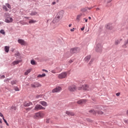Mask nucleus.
<instances>
[{
	"label": "nucleus",
	"mask_w": 128,
	"mask_h": 128,
	"mask_svg": "<svg viewBox=\"0 0 128 128\" xmlns=\"http://www.w3.org/2000/svg\"><path fill=\"white\" fill-rule=\"evenodd\" d=\"M104 110H106L104 106H97L96 110H89V112L92 114H104Z\"/></svg>",
	"instance_id": "f257e3e1"
},
{
	"label": "nucleus",
	"mask_w": 128,
	"mask_h": 128,
	"mask_svg": "<svg viewBox=\"0 0 128 128\" xmlns=\"http://www.w3.org/2000/svg\"><path fill=\"white\" fill-rule=\"evenodd\" d=\"M64 10H61L58 13L56 17L53 20L54 24H56L60 22V18H62V16H64Z\"/></svg>",
	"instance_id": "f03ea898"
},
{
	"label": "nucleus",
	"mask_w": 128,
	"mask_h": 128,
	"mask_svg": "<svg viewBox=\"0 0 128 128\" xmlns=\"http://www.w3.org/2000/svg\"><path fill=\"white\" fill-rule=\"evenodd\" d=\"M44 116V112H40L35 114L34 116V118H42Z\"/></svg>",
	"instance_id": "7ed1b4c3"
},
{
	"label": "nucleus",
	"mask_w": 128,
	"mask_h": 128,
	"mask_svg": "<svg viewBox=\"0 0 128 128\" xmlns=\"http://www.w3.org/2000/svg\"><path fill=\"white\" fill-rule=\"evenodd\" d=\"M68 76V72H63L58 74V78L60 79L66 78Z\"/></svg>",
	"instance_id": "20e7f679"
},
{
	"label": "nucleus",
	"mask_w": 128,
	"mask_h": 128,
	"mask_svg": "<svg viewBox=\"0 0 128 128\" xmlns=\"http://www.w3.org/2000/svg\"><path fill=\"white\" fill-rule=\"evenodd\" d=\"M61 91H62V87L58 86L52 90V94H55L56 92H60Z\"/></svg>",
	"instance_id": "39448f33"
},
{
	"label": "nucleus",
	"mask_w": 128,
	"mask_h": 128,
	"mask_svg": "<svg viewBox=\"0 0 128 128\" xmlns=\"http://www.w3.org/2000/svg\"><path fill=\"white\" fill-rule=\"evenodd\" d=\"M68 90L70 92H76V86L75 85H70L68 87Z\"/></svg>",
	"instance_id": "423d86ee"
},
{
	"label": "nucleus",
	"mask_w": 128,
	"mask_h": 128,
	"mask_svg": "<svg viewBox=\"0 0 128 128\" xmlns=\"http://www.w3.org/2000/svg\"><path fill=\"white\" fill-rule=\"evenodd\" d=\"M102 50V46L100 44H98L96 47V51L98 52H101Z\"/></svg>",
	"instance_id": "0eeeda50"
},
{
	"label": "nucleus",
	"mask_w": 128,
	"mask_h": 128,
	"mask_svg": "<svg viewBox=\"0 0 128 128\" xmlns=\"http://www.w3.org/2000/svg\"><path fill=\"white\" fill-rule=\"evenodd\" d=\"M46 108L42 107L40 104H36L34 108V110H45Z\"/></svg>",
	"instance_id": "6e6552de"
},
{
	"label": "nucleus",
	"mask_w": 128,
	"mask_h": 128,
	"mask_svg": "<svg viewBox=\"0 0 128 128\" xmlns=\"http://www.w3.org/2000/svg\"><path fill=\"white\" fill-rule=\"evenodd\" d=\"M82 90H90V86L88 84H84L82 87Z\"/></svg>",
	"instance_id": "1a4fd4ad"
},
{
	"label": "nucleus",
	"mask_w": 128,
	"mask_h": 128,
	"mask_svg": "<svg viewBox=\"0 0 128 128\" xmlns=\"http://www.w3.org/2000/svg\"><path fill=\"white\" fill-rule=\"evenodd\" d=\"M80 50V48H72L70 50L71 54H76Z\"/></svg>",
	"instance_id": "9d476101"
},
{
	"label": "nucleus",
	"mask_w": 128,
	"mask_h": 128,
	"mask_svg": "<svg viewBox=\"0 0 128 128\" xmlns=\"http://www.w3.org/2000/svg\"><path fill=\"white\" fill-rule=\"evenodd\" d=\"M31 86L32 88H38L40 86V83L36 82L31 84Z\"/></svg>",
	"instance_id": "9b49d317"
},
{
	"label": "nucleus",
	"mask_w": 128,
	"mask_h": 128,
	"mask_svg": "<svg viewBox=\"0 0 128 128\" xmlns=\"http://www.w3.org/2000/svg\"><path fill=\"white\" fill-rule=\"evenodd\" d=\"M18 44H20L22 46H26V41L22 39H19L18 40Z\"/></svg>",
	"instance_id": "f8f14e48"
},
{
	"label": "nucleus",
	"mask_w": 128,
	"mask_h": 128,
	"mask_svg": "<svg viewBox=\"0 0 128 128\" xmlns=\"http://www.w3.org/2000/svg\"><path fill=\"white\" fill-rule=\"evenodd\" d=\"M86 100H80L77 102V104H86Z\"/></svg>",
	"instance_id": "ddd939ff"
},
{
	"label": "nucleus",
	"mask_w": 128,
	"mask_h": 128,
	"mask_svg": "<svg viewBox=\"0 0 128 128\" xmlns=\"http://www.w3.org/2000/svg\"><path fill=\"white\" fill-rule=\"evenodd\" d=\"M66 114H68L70 116H74V112H72L66 111Z\"/></svg>",
	"instance_id": "4468645a"
},
{
	"label": "nucleus",
	"mask_w": 128,
	"mask_h": 128,
	"mask_svg": "<svg viewBox=\"0 0 128 128\" xmlns=\"http://www.w3.org/2000/svg\"><path fill=\"white\" fill-rule=\"evenodd\" d=\"M13 20H13L12 18H6L5 20L6 22H8V24L10 22H12Z\"/></svg>",
	"instance_id": "2eb2a0df"
},
{
	"label": "nucleus",
	"mask_w": 128,
	"mask_h": 128,
	"mask_svg": "<svg viewBox=\"0 0 128 128\" xmlns=\"http://www.w3.org/2000/svg\"><path fill=\"white\" fill-rule=\"evenodd\" d=\"M40 104L42 106H48V103L44 101H41L40 102Z\"/></svg>",
	"instance_id": "dca6fc26"
},
{
	"label": "nucleus",
	"mask_w": 128,
	"mask_h": 128,
	"mask_svg": "<svg viewBox=\"0 0 128 128\" xmlns=\"http://www.w3.org/2000/svg\"><path fill=\"white\" fill-rule=\"evenodd\" d=\"M84 60V61L86 62H88L89 60H90V56L88 55L87 56L85 57Z\"/></svg>",
	"instance_id": "f3484780"
},
{
	"label": "nucleus",
	"mask_w": 128,
	"mask_h": 128,
	"mask_svg": "<svg viewBox=\"0 0 128 128\" xmlns=\"http://www.w3.org/2000/svg\"><path fill=\"white\" fill-rule=\"evenodd\" d=\"M32 106V102H25L24 103V106Z\"/></svg>",
	"instance_id": "a211bd4d"
},
{
	"label": "nucleus",
	"mask_w": 128,
	"mask_h": 128,
	"mask_svg": "<svg viewBox=\"0 0 128 128\" xmlns=\"http://www.w3.org/2000/svg\"><path fill=\"white\" fill-rule=\"evenodd\" d=\"M106 28L107 30H112V26L110 24H107L106 26Z\"/></svg>",
	"instance_id": "6ab92c4d"
},
{
	"label": "nucleus",
	"mask_w": 128,
	"mask_h": 128,
	"mask_svg": "<svg viewBox=\"0 0 128 128\" xmlns=\"http://www.w3.org/2000/svg\"><path fill=\"white\" fill-rule=\"evenodd\" d=\"M82 14H80L79 15H78L76 16V20L78 22H80V18H82Z\"/></svg>",
	"instance_id": "aec40b11"
},
{
	"label": "nucleus",
	"mask_w": 128,
	"mask_h": 128,
	"mask_svg": "<svg viewBox=\"0 0 128 128\" xmlns=\"http://www.w3.org/2000/svg\"><path fill=\"white\" fill-rule=\"evenodd\" d=\"M4 50L6 52H10V47L8 46H4Z\"/></svg>",
	"instance_id": "412c9836"
},
{
	"label": "nucleus",
	"mask_w": 128,
	"mask_h": 128,
	"mask_svg": "<svg viewBox=\"0 0 128 128\" xmlns=\"http://www.w3.org/2000/svg\"><path fill=\"white\" fill-rule=\"evenodd\" d=\"M30 72H32V69L26 70V71L24 72V76H28V74Z\"/></svg>",
	"instance_id": "4be33fe9"
},
{
	"label": "nucleus",
	"mask_w": 128,
	"mask_h": 128,
	"mask_svg": "<svg viewBox=\"0 0 128 128\" xmlns=\"http://www.w3.org/2000/svg\"><path fill=\"white\" fill-rule=\"evenodd\" d=\"M20 60L14 61L12 62V64H13V66H16V64H20Z\"/></svg>",
	"instance_id": "5701e85b"
},
{
	"label": "nucleus",
	"mask_w": 128,
	"mask_h": 128,
	"mask_svg": "<svg viewBox=\"0 0 128 128\" xmlns=\"http://www.w3.org/2000/svg\"><path fill=\"white\" fill-rule=\"evenodd\" d=\"M36 20H30L28 21V24H36Z\"/></svg>",
	"instance_id": "b1692460"
},
{
	"label": "nucleus",
	"mask_w": 128,
	"mask_h": 128,
	"mask_svg": "<svg viewBox=\"0 0 128 128\" xmlns=\"http://www.w3.org/2000/svg\"><path fill=\"white\" fill-rule=\"evenodd\" d=\"M81 12H88V8H83L81 9Z\"/></svg>",
	"instance_id": "393cba45"
},
{
	"label": "nucleus",
	"mask_w": 128,
	"mask_h": 128,
	"mask_svg": "<svg viewBox=\"0 0 128 128\" xmlns=\"http://www.w3.org/2000/svg\"><path fill=\"white\" fill-rule=\"evenodd\" d=\"M30 64H32V66H34V65L36 64V62L34 60H31Z\"/></svg>",
	"instance_id": "a878e982"
},
{
	"label": "nucleus",
	"mask_w": 128,
	"mask_h": 128,
	"mask_svg": "<svg viewBox=\"0 0 128 128\" xmlns=\"http://www.w3.org/2000/svg\"><path fill=\"white\" fill-rule=\"evenodd\" d=\"M46 76V74H39L38 76V78H44Z\"/></svg>",
	"instance_id": "bb28decb"
},
{
	"label": "nucleus",
	"mask_w": 128,
	"mask_h": 128,
	"mask_svg": "<svg viewBox=\"0 0 128 128\" xmlns=\"http://www.w3.org/2000/svg\"><path fill=\"white\" fill-rule=\"evenodd\" d=\"M120 40H116L115 41V44H116V46H118V44H120Z\"/></svg>",
	"instance_id": "cd10ccee"
},
{
	"label": "nucleus",
	"mask_w": 128,
	"mask_h": 128,
	"mask_svg": "<svg viewBox=\"0 0 128 128\" xmlns=\"http://www.w3.org/2000/svg\"><path fill=\"white\" fill-rule=\"evenodd\" d=\"M36 14H38L36 12H32L30 14V16H36Z\"/></svg>",
	"instance_id": "c85d7f7f"
},
{
	"label": "nucleus",
	"mask_w": 128,
	"mask_h": 128,
	"mask_svg": "<svg viewBox=\"0 0 128 128\" xmlns=\"http://www.w3.org/2000/svg\"><path fill=\"white\" fill-rule=\"evenodd\" d=\"M126 44L128 45V40L125 42L124 45H123L122 47L123 48H126Z\"/></svg>",
	"instance_id": "c756f323"
},
{
	"label": "nucleus",
	"mask_w": 128,
	"mask_h": 128,
	"mask_svg": "<svg viewBox=\"0 0 128 128\" xmlns=\"http://www.w3.org/2000/svg\"><path fill=\"white\" fill-rule=\"evenodd\" d=\"M2 8L3 10H6V12H8V8H6V6H2Z\"/></svg>",
	"instance_id": "7c9ffc66"
},
{
	"label": "nucleus",
	"mask_w": 128,
	"mask_h": 128,
	"mask_svg": "<svg viewBox=\"0 0 128 128\" xmlns=\"http://www.w3.org/2000/svg\"><path fill=\"white\" fill-rule=\"evenodd\" d=\"M50 118L46 119V124H50Z\"/></svg>",
	"instance_id": "2f4dec72"
},
{
	"label": "nucleus",
	"mask_w": 128,
	"mask_h": 128,
	"mask_svg": "<svg viewBox=\"0 0 128 128\" xmlns=\"http://www.w3.org/2000/svg\"><path fill=\"white\" fill-rule=\"evenodd\" d=\"M42 94H39V95H37L36 96V98H42Z\"/></svg>",
	"instance_id": "473e14b6"
},
{
	"label": "nucleus",
	"mask_w": 128,
	"mask_h": 128,
	"mask_svg": "<svg viewBox=\"0 0 128 128\" xmlns=\"http://www.w3.org/2000/svg\"><path fill=\"white\" fill-rule=\"evenodd\" d=\"M11 109L12 110H16V106H12L11 107Z\"/></svg>",
	"instance_id": "72a5a7b5"
},
{
	"label": "nucleus",
	"mask_w": 128,
	"mask_h": 128,
	"mask_svg": "<svg viewBox=\"0 0 128 128\" xmlns=\"http://www.w3.org/2000/svg\"><path fill=\"white\" fill-rule=\"evenodd\" d=\"M0 34H5V32H4V30H2L0 31Z\"/></svg>",
	"instance_id": "f704fd0d"
},
{
	"label": "nucleus",
	"mask_w": 128,
	"mask_h": 128,
	"mask_svg": "<svg viewBox=\"0 0 128 128\" xmlns=\"http://www.w3.org/2000/svg\"><path fill=\"white\" fill-rule=\"evenodd\" d=\"M16 56H20V53H18V52H16V53L15 54Z\"/></svg>",
	"instance_id": "c9c22d12"
},
{
	"label": "nucleus",
	"mask_w": 128,
	"mask_h": 128,
	"mask_svg": "<svg viewBox=\"0 0 128 128\" xmlns=\"http://www.w3.org/2000/svg\"><path fill=\"white\" fill-rule=\"evenodd\" d=\"M6 6H7V8H10V5L8 4H6Z\"/></svg>",
	"instance_id": "e433bc0d"
},
{
	"label": "nucleus",
	"mask_w": 128,
	"mask_h": 128,
	"mask_svg": "<svg viewBox=\"0 0 128 128\" xmlns=\"http://www.w3.org/2000/svg\"><path fill=\"white\" fill-rule=\"evenodd\" d=\"M51 72H52V74H56V72L55 71V70H52Z\"/></svg>",
	"instance_id": "4c0bfd02"
},
{
	"label": "nucleus",
	"mask_w": 128,
	"mask_h": 128,
	"mask_svg": "<svg viewBox=\"0 0 128 128\" xmlns=\"http://www.w3.org/2000/svg\"><path fill=\"white\" fill-rule=\"evenodd\" d=\"M116 96H120V92H118L116 94Z\"/></svg>",
	"instance_id": "58836bf2"
},
{
	"label": "nucleus",
	"mask_w": 128,
	"mask_h": 128,
	"mask_svg": "<svg viewBox=\"0 0 128 128\" xmlns=\"http://www.w3.org/2000/svg\"><path fill=\"white\" fill-rule=\"evenodd\" d=\"M0 116H1V118H4V115L2 114V112H0Z\"/></svg>",
	"instance_id": "ea45409f"
},
{
	"label": "nucleus",
	"mask_w": 128,
	"mask_h": 128,
	"mask_svg": "<svg viewBox=\"0 0 128 128\" xmlns=\"http://www.w3.org/2000/svg\"><path fill=\"white\" fill-rule=\"evenodd\" d=\"M32 108H26V110H32Z\"/></svg>",
	"instance_id": "a19ab883"
},
{
	"label": "nucleus",
	"mask_w": 128,
	"mask_h": 128,
	"mask_svg": "<svg viewBox=\"0 0 128 128\" xmlns=\"http://www.w3.org/2000/svg\"><path fill=\"white\" fill-rule=\"evenodd\" d=\"M2 120H4V122H5V124H6V122H6V120L4 119V117H3Z\"/></svg>",
	"instance_id": "79ce46f5"
},
{
	"label": "nucleus",
	"mask_w": 128,
	"mask_h": 128,
	"mask_svg": "<svg viewBox=\"0 0 128 128\" xmlns=\"http://www.w3.org/2000/svg\"><path fill=\"white\" fill-rule=\"evenodd\" d=\"M42 72H48L47 70H46L44 69L42 70Z\"/></svg>",
	"instance_id": "37998d69"
},
{
	"label": "nucleus",
	"mask_w": 128,
	"mask_h": 128,
	"mask_svg": "<svg viewBox=\"0 0 128 128\" xmlns=\"http://www.w3.org/2000/svg\"><path fill=\"white\" fill-rule=\"evenodd\" d=\"M15 90L16 91V92H18V90H20L18 89V88H15Z\"/></svg>",
	"instance_id": "c03bdc74"
},
{
	"label": "nucleus",
	"mask_w": 128,
	"mask_h": 128,
	"mask_svg": "<svg viewBox=\"0 0 128 128\" xmlns=\"http://www.w3.org/2000/svg\"><path fill=\"white\" fill-rule=\"evenodd\" d=\"M11 84H16V82H14V81H12V82H11Z\"/></svg>",
	"instance_id": "a18cd8bd"
},
{
	"label": "nucleus",
	"mask_w": 128,
	"mask_h": 128,
	"mask_svg": "<svg viewBox=\"0 0 128 128\" xmlns=\"http://www.w3.org/2000/svg\"><path fill=\"white\" fill-rule=\"evenodd\" d=\"M88 10H92V7L91 8H87Z\"/></svg>",
	"instance_id": "49530a36"
},
{
	"label": "nucleus",
	"mask_w": 128,
	"mask_h": 128,
	"mask_svg": "<svg viewBox=\"0 0 128 128\" xmlns=\"http://www.w3.org/2000/svg\"><path fill=\"white\" fill-rule=\"evenodd\" d=\"M70 32H74V28L70 30Z\"/></svg>",
	"instance_id": "de8ad7c7"
},
{
	"label": "nucleus",
	"mask_w": 128,
	"mask_h": 128,
	"mask_svg": "<svg viewBox=\"0 0 128 128\" xmlns=\"http://www.w3.org/2000/svg\"><path fill=\"white\" fill-rule=\"evenodd\" d=\"M84 30V26L81 28V30Z\"/></svg>",
	"instance_id": "09e8293b"
},
{
	"label": "nucleus",
	"mask_w": 128,
	"mask_h": 128,
	"mask_svg": "<svg viewBox=\"0 0 128 128\" xmlns=\"http://www.w3.org/2000/svg\"><path fill=\"white\" fill-rule=\"evenodd\" d=\"M56 2H52V4L54 6V4H56Z\"/></svg>",
	"instance_id": "8fccbe9b"
},
{
	"label": "nucleus",
	"mask_w": 128,
	"mask_h": 128,
	"mask_svg": "<svg viewBox=\"0 0 128 128\" xmlns=\"http://www.w3.org/2000/svg\"><path fill=\"white\" fill-rule=\"evenodd\" d=\"M84 20H85L86 22H88V19H86V18H84Z\"/></svg>",
	"instance_id": "3c124183"
},
{
	"label": "nucleus",
	"mask_w": 128,
	"mask_h": 128,
	"mask_svg": "<svg viewBox=\"0 0 128 128\" xmlns=\"http://www.w3.org/2000/svg\"><path fill=\"white\" fill-rule=\"evenodd\" d=\"M92 62V60H91L89 62L90 64H91Z\"/></svg>",
	"instance_id": "603ef678"
},
{
	"label": "nucleus",
	"mask_w": 128,
	"mask_h": 128,
	"mask_svg": "<svg viewBox=\"0 0 128 128\" xmlns=\"http://www.w3.org/2000/svg\"><path fill=\"white\" fill-rule=\"evenodd\" d=\"M2 120L0 119V124H2Z\"/></svg>",
	"instance_id": "864d4df0"
},
{
	"label": "nucleus",
	"mask_w": 128,
	"mask_h": 128,
	"mask_svg": "<svg viewBox=\"0 0 128 128\" xmlns=\"http://www.w3.org/2000/svg\"><path fill=\"white\" fill-rule=\"evenodd\" d=\"M126 114L127 115V116H128V110H126Z\"/></svg>",
	"instance_id": "5fc2aeb1"
},
{
	"label": "nucleus",
	"mask_w": 128,
	"mask_h": 128,
	"mask_svg": "<svg viewBox=\"0 0 128 128\" xmlns=\"http://www.w3.org/2000/svg\"><path fill=\"white\" fill-rule=\"evenodd\" d=\"M100 10V8H96V10Z\"/></svg>",
	"instance_id": "6e6d98bb"
},
{
	"label": "nucleus",
	"mask_w": 128,
	"mask_h": 128,
	"mask_svg": "<svg viewBox=\"0 0 128 128\" xmlns=\"http://www.w3.org/2000/svg\"><path fill=\"white\" fill-rule=\"evenodd\" d=\"M68 26H69V28H70V26H72V24H70L68 25Z\"/></svg>",
	"instance_id": "4d7b16f0"
},
{
	"label": "nucleus",
	"mask_w": 128,
	"mask_h": 128,
	"mask_svg": "<svg viewBox=\"0 0 128 128\" xmlns=\"http://www.w3.org/2000/svg\"><path fill=\"white\" fill-rule=\"evenodd\" d=\"M88 19H89V20H92V18H90V16H89V17H88Z\"/></svg>",
	"instance_id": "13d9d810"
},
{
	"label": "nucleus",
	"mask_w": 128,
	"mask_h": 128,
	"mask_svg": "<svg viewBox=\"0 0 128 128\" xmlns=\"http://www.w3.org/2000/svg\"><path fill=\"white\" fill-rule=\"evenodd\" d=\"M6 126H8V122H6Z\"/></svg>",
	"instance_id": "bf43d9fd"
},
{
	"label": "nucleus",
	"mask_w": 128,
	"mask_h": 128,
	"mask_svg": "<svg viewBox=\"0 0 128 128\" xmlns=\"http://www.w3.org/2000/svg\"><path fill=\"white\" fill-rule=\"evenodd\" d=\"M124 122H128L127 120H124Z\"/></svg>",
	"instance_id": "052dcab7"
},
{
	"label": "nucleus",
	"mask_w": 128,
	"mask_h": 128,
	"mask_svg": "<svg viewBox=\"0 0 128 128\" xmlns=\"http://www.w3.org/2000/svg\"><path fill=\"white\" fill-rule=\"evenodd\" d=\"M26 18H27V19L28 18V17H26Z\"/></svg>",
	"instance_id": "680f3d73"
},
{
	"label": "nucleus",
	"mask_w": 128,
	"mask_h": 128,
	"mask_svg": "<svg viewBox=\"0 0 128 128\" xmlns=\"http://www.w3.org/2000/svg\"><path fill=\"white\" fill-rule=\"evenodd\" d=\"M3 76L4 78V76Z\"/></svg>",
	"instance_id": "e2e57ef3"
}]
</instances>
